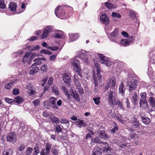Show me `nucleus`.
Masks as SVG:
<instances>
[{
  "label": "nucleus",
  "mask_w": 155,
  "mask_h": 155,
  "mask_svg": "<svg viewBox=\"0 0 155 155\" xmlns=\"http://www.w3.org/2000/svg\"><path fill=\"white\" fill-rule=\"evenodd\" d=\"M97 54H94L90 52H86L84 51H79L77 54V56L80 58L83 62L86 64L88 63L90 58L92 59L94 63L93 69L94 79L96 86H97L98 81L101 78V70L97 61L95 59Z\"/></svg>",
  "instance_id": "obj_1"
},
{
  "label": "nucleus",
  "mask_w": 155,
  "mask_h": 155,
  "mask_svg": "<svg viewBox=\"0 0 155 155\" xmlns=\"http://www.w3.org/2000/svg\"><path fill=\"white\" fill-rule=\"evenodd\" d=\"M64 6H60L55 8V13L57 17L61 19L67 18L70 17V15L68 16L66 12L63 11L62 8Z\"/></svg>",
  "instance_id": "obj_2"
},
{
  "label": "nucleus",
  "mask_w": 155,
  "mask_h": 155,
  "mask_svg": "<svg viewBox=\"0 0 155 155\" xmlns=\"http://www.w3.org/2000/svg\"><path fill=\"white\" fill-rule=\"evenodd\" d=\"M70 63L74 70L77 72L78 74L81 77L82 75L81 74L80 64L78 60L73 58L71 59Z\"/></svg>",
  "instance_id": "obj_3"
},
{
  "label": "nucleus",
  "mask_w": 155,
  "mask_h": 155,
  "mask_svg": "<svg viewBox=\"0 0 155 155\" xmlns=\"http://www.w3.org/2000/svg\"><path fill=\"white\" fill-rule=\"evenodd\" d=\"M137 81L133 79L127 81L126 86L128 87L129 92L131 91L136 89L137 85Z\"/></svg>",
  "instance_id": "obj_4"
},
{
  "label": "nucleus",
  "mask_w": 155,
  "mask_h": 155,
  "mask_svg": "<svg viewBox=\"0 0 155 155\" xmlns=\"http://www.w3.org/2000/svg\"><path fill=\"white\" fill-rule=\"evenodd\" d=\"M62 77L64 82L68 86H70L71 81L69 73L66 72H64L62 74Z\"/></svg>",
  "instance_id": "obj_5"
},
{
  "label": "nucleus",
  "mask_w": 155,
  "mask_h": 155,
  "mask_svg": "<svg viewBox=\"0 0 155 155\" xmlns=\"http://www.w3.org/2000/svg\"><path fill=\"white\" fill-rule=\"evenodd\" d=\"M116 84V79L114 77H111L105 86L106 89L110 87V89L113 90Z\"/></svg>",
  "instance_id": "obj_6"
},
{
  "label": "nucleus",
  "mask_w": 155,
  "mask_h": 155,
  "mask_svg": "<svg viewBox=\"0 0 155 155\" xmlns=\"http://www.w3.org/2000/svg\"><path fill=\"white\" fill-rule=\"evenodd\" d=\"M98 56L100 59V62L103 64H105L107 67H110L112 63L109 60V58L103 56L102 54H99Z\"/></svg>",
  "instance_id": "obj_7"
},
{
  "label": "nucleus",
  "mask_w": 155,
  "mask_h": 155,
  "mask_svg": "<svg viewBox=\"0 0 155 155\" xmlns=\"http://www.w3.org/2000/svg\"><path fill=\"white\" fill-rule=\"evenodd\" d=\"M108 103L109 104L113 107L114 106L113 101L117 97V94L114 93L112 91L110 90L108 95Z\"/></svg>",
  "instance_id": "obj_8"
},
{
  "label": "nucleus",
  "mask_w": 155,
  "mask_h": 155,
  "mask_svg": "<svg viewBox=\"0 0 155 155\" xmlns=\"http://www.w3.org/2000/svg\"><path fill=\"white\" fill-rule=\"evenodd\" d=\"M134 37L130 36L129 38L126 40L121 39L119 43L120 45L126 46L129 45L130 43L134 40Z\"/></svg>",
  "instance_id": "obj_9"
},
{
  "label": "nucleus",
  "mask_w": 155,
  "mask_h": 155,
  "mask_svg": "<svg viewBox=\"0 0 155 155\" xmlns=\"http://www.w3.org/2000/svg\"><path fill=\"white\" fill-rule=\"evenodd\" d=\"M52 30V28L50 26H48L43 31L42 34L40 36V38L43 39L46 38L49 35V33Z\"/></svg>",
  "instance_id": "obj_10"
},
{
  "label": "nucleus",
  "mask_w": 155,
  "mask_h": 155,
  "mask_svg": "<svg viewBox=\"0 0 155 155\" xmlns=\"http://www.w3.org/2000/svg\"><path fill=\"white\" fill-rule=\"evenodd\" d=\"M16 140L15 134L14 132H10L7 137V140L8 142L13 143L15 142Z\"/></svg>",
  "instance_id": "obj_11"
},
{
  "label": "nucleus",
  "mask_w": 155,
  "mask_h": 155,
  "mask_svg": "<svg viewBox=\"0 0 155 155\" xmlns=\"http://www.w3.org/2000/svg\"><path fill=\"white\" fill-rule=\"evenodd\" d=\"M100 21L102 23L105 25H107L109 23V19L105 14L102 15L101 16Z\"/></svg>",
  "instance_id": "obj_12"
},
{
  "label": "nucleus",
  "mask_w": 155,
  "mask_h": 155,
  "mask_svg": "<svg viewBox=\"0 0 155 155\" xmlns=\"http://www.w3.org/2000/svg\"><path fill=\"white\" fill-rule=\"evenodd\" d=\"M114 65L116 66V68L117 72L119 71L120 69H122L124 65V63L119 61H116L114 64Z\"/></svg>",
  "instance_id": "obj_13"
},
{
  "label": "nucleus",
  "mask_w": 155,
  "mask_h": 155,
  "mask_svg": "<svg viewBox=\"0 0 155 155\" xmlns=\"http://www.w3.org/2000/svg\"><path fill=\"white\" fill-rule=\"evenodd\" d=\"M30 53L29 52H27L25 54L23 58L22 62L24 63L28 62V64L30 63Z\"/></svg>",
  "instance_id": "obj_14"
},
{
  "label": "nucleus",
  "mask_w": 155,
  "mask_h": 155,
  "mask_svg": "<svg viewBox=\"0 0 155 155\" xmlns=\"http://www.w3.org/2000/svg\"><path fill=\"white\" fill-rule=\"evenodd\" d=\"M70 92L71 93V96L73 97L75 100L78 101H80L79 94L76 91L73 90L72 89H71Z\"/></svg>",
  "instance_id": "obj_15"
},
{
  "label": "nucleus",
  "mask_w": 155,
  "mask_h": 155,
  "mask_svg": "<svg viewBox=\"0 0 155 155\" xmlns=\"http://www.w3.org/2000/svg\"><path fill=\"white\" fill-rule=\"evenodd\" d=\"M131 100L132 102L136 104L137 103V99L138 97L137 92H133L131 94Z\"/></svg>",
  "instance_id": "obj_16"
},
{
  "label": "nucleus",
  "mask_w": 155,
  "mask_h": 155,
  "mask_svg": "<svg viewBox=\"0 0 155 155\" xmlns=\"http://www.w3.org/2000/svg\"><path fill=\"white\" fill-rule=\"evenodd\" d=\"M69 40L70 42H72L76 40L79 37V35L78 34L71 33L69 35Z\"/></svg>",
  "instance_id": "obj_17"
},
{
  "label": "nucleus",
  "mask_w": 155,
  "mask_h": 155,
  "mask_svg": "<svg viewBox=\"0 0 155 155\" xmlns=\"http://www.w3.org/2000/svg\"><path fill=\"white\" fill-rule=\"evenodd\" d=\"M41 60L45 61L46 59L44 57H43L36 58L34 60V62L35 63L32 64V66L39 65L41 64Z\"/></svg>",
  "instance_id": "obj_18"
},
{
  "label": "nucleus",
  "mask_w": 155,
  "mask_h": 155,
  "mask_svg": "<svg viewBox=\"0 0 155 155\" xmlns=\"http://www.w3.org/2000/svg\"><path fill=\"white\" fill-rule=\"evenodd\" d=\"M131 122L134 128H137L140 126L138 120L135 117H133L131 120Z\"/></svg>",
  "instance_id": "obj_19"
},
{
  "label": "nucleus",
  "mask_w": 155,
  "mask_h": 155,
  "mask_svg": "<svg viewBox=\"0 0 155 155\" xmlns=\"http://www.w3.org/2000/svg\"><path fill=\"white\" fill-rule=\"evenodd\" d=\"M17 7V5L16 3L11 2L9 5L8 8L12 12H15L16 11Z\"/></svg>",
  "instance_id": "obj_20"
},
{
  "label": "nucleus",
  "mask_w": 155,
  "mask_h": 155,
  "mask_svg": "<svg viewBox=\"0 0 155 155\" xmlns=\"http://www.w3.org/2000/svg\"><path fill=\"white\" fill-rule=\"evenodd\" d=\"M99 137L101 139L108 138L109 136L104 130H100L98 133Z\"/></svg>",
  "instance_id": "obj_21"
},
{
  "label": "nucleus",
  "mask_w": 155,
  "mask_h": 155,
  "mask_svg": "<svg viewBox=\"0 0 155 155\" xmlns=\"http://www.w3.org/2000/svg\"><path fill=\"white\" fill-rule=\"evenodd\" d=\"M79 80V78L78 76L76 74H74V84L77 87V89H78V87L81 86V84Z\"/></svg>",
  "instance_id": "obj_22"
},
{
  "label": "nucleus",
  "mask_w": 155,
  "mask_h": 155,
  "mask_svg": "<svg viewBox=\"0 0 155 155\" xmlns=\"http://www.w3.org/2000/svg\"><path fill=\"white\" fill-rule=\"evenodd\" d=\"M76 125L77 126L81 128L82 126L85 127L86 126V124L82 120L78 119L77 121L76 122Z\"/></svg>",
  "instance_id": "obj_23"
},
{
  "label": "nucleus",
  "mask_w": 155,
  "mask_h": 155,
  "mask_svg": "<svg viewBox=\"0 0 155 155\" xmlns=\"http://www.w3.org/2000/svg\"><path fill=\"white\" fill-rule=\"evenodd\" d=\"M26 88L28 90L27 91L30 95H32L35 93V91L33 89L31 84H28Z\"/></svg>",
  "instance_id": "obj_24"
},
{
  "label": "nucleus",
  "mask_w": 155,
  "mask_h": 155,
  "mask_svg": "<svg viewBox=\"0 0 155 155\" xmlns=\"http://www.w3.org/2000/svg\"><path fill=\"white\" fill-rule=\"evenodd\" d=\"M64 37V34L63 32L59 30H57L55 33V35L54 37L56 38H61Z\"/></svg>",
  "instance_id": "obj_25"
},
{
  "label": "nucleus",
  "mask_w": 155,
  "mask_h": 155,
  "mask_svg": "<svg viewBox=\"0 0 155 155\" xmlns=\"http://www.w3.org/2000/svg\"><path fill=\"white\" fill-rule=\"evenodd\" d=\"M126 89L125 88L124 85L122 82H121L119 87V92L121 93L122 96H124Z\"/></svg>",
  "instance_id": "obj_26"
},
{
  "label": "nucleus",
  "mask_w": 155,
  "mask_h": 155,
  "mask_svg": "<svg viewBox=\"0 0 155 155\" xmlns=\"http://www.w3.org/2000/svg\"><path fill=\"white\" fill-rule=\"evenodd\" d=\"M101 149L99 147H96L94 148L93 151L92 155H101Z\"/></svg>",
  "instance_id": "obj_27"
},
{
  "label": "nucleus",
  "mask_w": 155,
  "mask_h": 155,
  "mask_svg": "<svg viewBox=\"0 0 155 155\" xmlns=\"http://www.w3.org/2000/svg\"><path fill=\"white\" fill-rule=\"evenodd\" d=\"M105 5L107 8L109 9L115 8H117V6L116 5H114L108 2L104 3Z\"/></svg>",
  "instance_id": "obj_28"
},
{
  "label": "nucleus",
  "mask_w": 155,
  "mask_h": 155,
  "mask_svg": "<svg viewBox=\"0 0 155 155\" xmlns=\"http://www.w3.org/2000/svg\"><path fill=\"white\" fill-rule=\"evenodd\" d=\"M50 118L53 122L55 123L56 124H58L60 122L59 119L53 114L50 115Z\"/></svg>",
  "instance_id": "obj_29"
},
{
  "label": "nucleus",
  "mask_w": 155,
  "mask_h": 155,
  "mask_svg": "<svg viewBox=\"0 0 155 155\" xmlns=\"http://www.w3.org/2000/svg\"><path fill=\"white\" fill-rule=\"evenodd\" d=\"M56 100V99L54 97H51L49 100L50 103L51 104L53 105V107H54V108H55L57 109H58V107L56 106L55 105Z\"/></svg>",
  "instance_id": "obj_30"
},
{
  "label": "nucleus",
  "mask_w": 155,
  "mask_h": 155,
  "mask_svg": "<svg viewBox=\"0 0 155 155\" xmlns=\"http://www.w3.org/2000/svg\"><path fill=\"white\" fill-rule=\"evenodd\" d=\"M26 50L29 49L31 51H35L40 49V46L37 45L34 47L28 46L26 47Z\"/></svg>",
  "instance_id": "obj_31"
},
{
  "label": "nucleus",
  "mask_w": 155,
  "mask_h": 155,
  "mask_svg": "<svg viewBox=\"0 0 155 155\" xmlns=\"http://www.w3.org/2000/svg\"><path fill=\"white\" fill-rule=\"evenodd\" d=\"M61 89L64 93L65 95L67 96L68 98H70V94L68 91V90L67 88L65 86H62L61 87Z\"/></svg>",
  "instance_id": "obj_32"
},
{
  "label": "nucleus",
  "mask_w": 155,
  "mask_h": 155,
  "mask_svg": "<svg viewBox=\"0 0 155 155\" xmlns=\"http://www.w3.org/2000/svg\"><path fill=\"white\" fill-rule=\"evenodd\" d=\"M142 122L145 124L147 125L149 124L150 122V118L142 116L141 117Z\"/></svg>",
  "instance_id": "obj_33"
},
{
  "label": "nucleus",
  "mask_w": 155,
  "mask_h": 155,
  "mask_svg": "<svg viewBox=\"0 0 155 155\" xmlns=\"http://www.w3.org/2000/svg\"><path fill=\"white\" fill-rule=\"evenodd\" d=\"M148 102L150 104V105L152 107H155V98H153L152 97H150L149 99Z\"/></svg>",
  "instance_id": "obj_34"
},
{
  "label": "nucleus",
  "mask_w": 155,
  "mask_h": 155,
  "mask_svg": "<svg viewBox=\"0 0 155 155\" xmlns=\"http://www.w3.org/2000/svg\"><path fill=\"white\" fill-rule=\"evenodd\" d=\"M140 107L144 109H146L148 108V105L147 101H140Z\"/></svg>",
  "instance_id": "obj_35"
},
{
  "label": "nucleus",
  "mask_w": 155,
  "mask_h": 155,
  "mask_svg": "<svg viewBox=\"0 0 155 155\" xmlns=\"http://www.w3.org/2000/svg\"><path fill=\"white\" fill-rule=\"evenodd\" d=\"M52 91L54 93V94L56 95H59V91L58 88L57 87L55 86H54L52 87Z\"/></svg>",
  "instance_id": "obj_36"
},
{
  "label": "nucleus",
  "mask_w": 155,
  "mask_h": 155,
  "mask_svg": "<svg viewBox=\"0 0 155 155\" xmlns=\"http://www.w3.org/2000/svg\"><path fill=\"white\" fill-rule=\"evenodd\" d=\"M146 94L144 92L140 94L141 98L140 99V101H147L146 100L147 96Z\"/></svg>",
  "instance_id": "obj_37"
},
{
  "label": "nucleus",
  "mask_w": 155,
  "mask_h": 155,
  "mask_svg": "<svg viewBox=\"0 0 155 155\" xmlns=\"http://www.w3.org/2000/svg\"><path fill=\"white\" fill-rule=\"evenodd\" d=\"M39 70V69L37 67H35L32 68L30 71V74L33 75L35 73L37 72Z\"/></svg>",
  "instance_id": "obj_38"
},
{
  "label": "nucleus",
  "mask_w": 155,
  "mask_h": 155,
  "mask_svg": "<svg viewBox=\"0 0 155 155\" xmlns=\"http://www.w3.org/2000/svg\"><path fill=\"white\" fill-rule=\"evenodd\" d=\"M33 151L32 149L29 147L26 149L25 152L24 154L25 155H31Z\"/></svg>",
  "instance_id": "obj_39"
},
{
  "label": "nucleus",
  "mask_w": 155,
  "mask_h": 155,
  "mask_svg": "<svg viewBox=\"0 0 155 155\" xmlns=\"http://www.w3.org/2000/svg\"><path fill=\"white\" fill-rule=\"evenodd\" d=\"M111 36L113 37H119L118 36V29H115L114 31L111 33Z\"/></svg>",
  "instance_id": "obj_40"
},
{
  "label": "nucleus",
  "mask_w": 155,
  "mask_h": 155,
  "mask_svg": "<svg viewBox=\"0 0 155 155\" xmlns=\"http://www.w3.org/2000/svg\"><path fill=\"white\" fill-rule=\"evenodd\" d=\"M48 69V65L47 64H44L42 66L41 68V72L45 73L47 71Z\"/></svg>",
  "instance_id": "obj_41"
},
{
  "label": "nucleus",
  "mask_w": 155,
  "mask_h": 155,
  "mask_svg": "<svg viewBox=\"0 0 155 155\" xmlns=\"http://www.w3.org/2000/svg\"><path fill=\"white\" fill-rule=\"evenodd\" d=\"M147 74L149 77L150 78H152V76L154 74L152 70V69L151 67H149L148 68Z\"/></svg>",
  "instance_id": "obj_42"
},
{
  "label": "nucleus",
  "mask_w": 155,
  "mask_h": 155,
  "mask_svg": "<svg viewBox=\"0 0 155 155\" xmlns=\"http://www.w3.org/2000/svg\"><path fill=\"white\" fill-rule=\"evenodd\" d=\"M14 102L20 104L23 101V99L21 97H17L14 99Z\"/></svg>",
  "instance_id": "obj_43"
},
{
  "label": "nucleus",
  "mask_w": 155,
  "mask_h": 155,
  "mask_svg": "<svg viewBox=\"0 0 155 155\" xmlns=\"http://www.w3.org/2000/svg\"><path fill=\"white\" fill-rule=\"evenodd\" d=\"M14 82L12 81L11 82L6 84L5 87L6 89H9L10 87L14 85Z\"/></svg>",
  "instance_id": "obj_44"
},
{
  "label": "nucleus",
  "mask_w": 155,
  "mask_h": 155,
  "mask_svg": "<svg viewBox=\"0 0 155 155\" xmlns=\"http://www.w3.org/2000/svg\"><path fill=\"white\" fill-rule=\"evenodd\" d=\"M3 155H12V151L11 149L6 150L3 152Z\"/></svg>",
  "instance_id": "obj_45"
},
{
  "label": "nucleus",
  "mask_w": 155,
  "mask_h": 155,
  "mask_svg": "<svg viewBox=\"0 0 155 155\" xmlns=\"http://www.w3.org/2000/svg\"><path fill=\"white\" fill-rule=\"evenodd\" d=\"M100 143L101 142L99 141V139L97 137H96L94 138L91 139V144H92L93 143Z\"/></svg>",
  "instance_id": "obj_46"
},
{
  "label": "nucleus",
  "mask_w": 155,
  "mask_h": 155,
  "mask_svg": "<svg viewBox=\"0 0 155 155\" xmlns=\"http://www.w3.org/2000/svg\"><path fill=\"white\" fill-rule=\"evenodd\" d=\"M100 97H97L95 98H94L93 99L95 104L97 105H99L100 103L99 100Z\"/></svg>",
  "instance_id": "obj_47"
},
{
  "label": "nucleus",
  "mask_w": 155,
  "mask_h": 155,
  "mask_svg": "<svg viewBox=\"0 0 155 155\" xmlns=\"http://www.w3.org/2000/svg\"><path fill=\"white\" fill-rule=\"evenodd\" d=\"M114 105H118V106H121V104L120 100L117 99V97H116V99H114L113 101Z\"/></svg>",
  "instance_id": "obj_48"
},
{
  "label": "nucleus",
  "mask_w": 155,
  "mask_h": 155,
  "mask_svg": "<svg viewBox=\"0 0 155 155\" xmlns=\"http://www.w3.org/2000/svg\"><path fill=\"white\" fill-rule=\"evenodd\" d=\"M53 78L52 77H50L48 80L47 85L49 86H51L53 84Z\"/></svg>",
  "instance_id": "obj_49"
},
{
  "label": "nucleus",
  "mask_w": 155,
  "mask_h": 155,
  "mask_svg": "<svg viewBox=\"0 0 155 155\" xmlns=\"http://www.w3.org/2000/svg\"><path fill=\"white\" fill-rule=\"evenodd\" d=\"M40 52L41 53H43L45 54H48L49 55H51L52 54V53L49 51L45 49H43L41 50V51Z\"/></svg>",
  "instance_id": "obj_50"
},
{
  "label": "nucleus",
  "mask_w": 155,
  "mask_h": 155,
  "mask_svg": "<svg viewBox=\"0 0 155 155\" xmlns=\"http://www.w3.org/2000/svg\"><path fill=\"white\" fill-rule=\"evenodd\" d=\"M60 121L61 124H68L67 127H68L69 125V121L65 119H61Z\"/></svg>",
  "instance_id": "obj_51"
},
{
  "label": "nucleus",
  "mask_w": 155,
  "mask_h": 155,
  "mask_svg": "<svg viewBox=\"0 0 155 155\" xmlns=\"http://www.w3.org/2000/svg\"><path fill=\"white\" fill-rule=\"evenodd\" d=\"M51 151L53 155H58L59 153L58 150L54 148H52L51 150Z\"/></svg>",
  "instance_id": "obj_52"
},
{
  "label": "nucleus",
  "mask_w": 155,
  "mask_h": 155,
  "mask_svg": "<svg viewBox=\"0 0 155 155\" xmlns=\"http://www.w3.org/2000/svg\"><path fill=\"white\" fill-rule=\"evenodd\" d=\"M111 15L113 17L117 18H120L121 17V15L120 14L114 12H113L112 13Z\"/></svg>",
  "instance_id": "obj_53"
},
{
  "label": "nucleus",
  "mask_w": 155,
  "mask_h": 155,
  "mask_svg": "<svg viewBox=\"0 0 155 155\" xmlns=\"http://www.w3.org/2000/svg\"><path fill=\"white\" fill-rule=\"evenodd\" d=\"M111 148L107 146H105L103 147L102 148L103 152H107L108 151L110 150Z\"/></svg>",
  "instance_id": "obj_54"
},
{
  "label": "nucleus",
  "mask_w": 155,
  "mask_h": 155,
  "mask_svg": "<svg viewBox=\"0 0 155 155\" xmlns=\"http://www.w3.org/2000/svg\"><path fill=\"white\" fill-rule=\"evenodd\" d=\"M51 147V144L49 143H47L46 146V151H47L48 152L50 153Z\"/></svg>",
  "instance_id": "obj_55"
},
{
  "label": "nucleus",
  "mask_w": 155,
  "mask_h": 155,
  "mask_svg": "<svg viewBox=\"0 0 155 155\" xmlns=\"http://www.w3.org/2000/svg\"><path fill=\"white\" fill-rule=\"evenodd\" d=\"M47 80V77H43L42 80L41 81V85L42 86H43L45 84Z\"/></svg>",
  "instance_id": "obj_56"
},
{
  "label": "nucleus",
  "mask_w": 155,
  "mask_h": 155,
  "mask_svg": "<svg viewBox=\"0 0 155 155\" xmlns=\"http://www.w3.org/2000/svg\"><path fill=\"white\" fill-rule=\"evenodd\" d=\"M49 152H48L47 151H46L44 149H43L40 153L41 155H49Z\"/></svg>",
  "instance_id": "obj_57"
},
{
  "label": "nucleus",
  "mask_w": 155,
  "mask_h": 155,
  "mask_svg": "<svg viewBox=\"0 0 155 155\" xmlns=\"http://www.w3.org/2000/svg\"><path fill=\"white\" fill-rule=\"evenodd\" d=\"M5 5L4 0H0V8L2 9L4 8H5Z\"/></svg>",
  "instance_id": "obj_58"
},
{
  "label": "nucleus",
  "mask_w": 155,
  "mask_h": 155,
  "mask_svg": "<svg viewBox=\"0 0 155 155\" xmlns=\"http://www.w3.org/2000/svg\"><path fill=\"white\" fill-rule=\"evenodd\" d=\"M5 101L8 104H11L14 102V100L9 99L8 97H6L5 99Z\"/></svg>",
  "instance_id": "obj_59"
},
{
  "label": "nucleus",
  "mask_w": 155,
  "mask_h": 155,
  "mask_svg": "<svg viewBox=\"0 0 155 155\" xmlns=\"http://www.w3.org/2000/svg\"><path fill=\"white\" fill-rule=\"evenodd\" d=\"M118 129V127L117 124L115 123L114 126V128L111 130V132L112 133H115L116 130H117Z\"/></svg>",
  "instance_id": "obj_60"
},
{
  "label": "nucleus",
  "mask_w": 155,
  "mask_h": 155,
  "mask_svg": "<svg viewBox=\"0 0 155 155\" xmlns=\"http://www.w3.org/2000/svg\"><path fill=\"white\" fill-rule=\"evenodd\" d=\"M47 48L50 50L51 51H56L58 49V48L56 46L51 47H48Z\"/></svg>",
  "instance_id": "obj_61"
},
{
  "label": "nucleus",
  "mask_w": 155,
  "mask_h": 155,
  "mask_svg": "<svg viewBox=\"0 0 155 155\" xmlns=\"http://www.w3.org/2000/svg\"><path fill=\"white\" fill-rule=\"evenodd\" d=\"M25 148V145L24 144H21L20 146L18 148V150L20 151H22Z\"/></svg>",
  "instance_id": "obj_62"
},
{
  "label": "nucleus",
  "mask_w": 155,
  "mask_h": 155,
  "mask_svg": "<svg viewBox=\"0 0 155 155\" xmlns=\"http://www.w3.org/2000/svg\"><path fill=\"white\" fill-rule=\"evenodd\" d=\"M40 101V99H36L33 101V103L35 106H37L39 104Z\"/></svg>",
  "instance_id": "obj_63"
},
{
  "label": "nucleus",
  "mask_w": 155,
  "mask_h": 155,
  "mask_svg": "<svg viewBox=\"0 0 155 155\" xmlns=\"http://www.w3.org/2000/svg\"><path fill=\"white\" fill-rule=\"evenodd\" d=\"M55 130L57 132H60L62 131L61 128L59 125H57L55 127Z\"/></svg>",
  "instance_id": "obj_64"
}]
</instances>
